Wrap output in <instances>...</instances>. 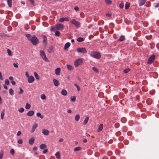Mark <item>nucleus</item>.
<instances>
[{"label": "nucleus", "instance_id": "1", "mask_svg": "<svg viewBox=\"0 0 159 159\" xmlns=\"http://www.w3.org/2000/svg\"><path fill=\"white\" fill-rule=\"evenodd\" d=\"M25 35L33 45H36L39 43V40L35 35L32 36L30 34H26Z\"/></svg>", "mask_w": 159, "mask_h": 159}, {"label": "nucleus", "instance_id": "2", "mask_svg": "<svg viewBox=\"0 0 159 159\" xmlns=\"http://www.w3.org/2000/svg\"><path fill=\"white\" fill-rule=\"evenodd\" d=\"M64 27V25L58 23L56 24L54 27L51 29V31H53L56 30H62Z\"/></svg>", "mask_w": 159, "mask_h": 159}, {"label": "nucleus", "instance_id": "3", "mask_svg": "<svg viewBox=\"0 0 159 159\" xmlns=\"http://www.w3.org/2000/svg\"><path fill=\"white\" fill-rule=\"evenodd\" d=\"M39 52L40 56L43 60L46 62H49V60L47 57L46 54L44 51L42 50H40L39 51Z\"/></svg>", "mask_w": 159, "mask_h": 159}, {"label": "nucleus", "instance_id": "4", "mask_svg": "<svg viewBox=\"0 0 159 159\" xmlns=\"http://www.w3.org/2000/svg\"><path fill=\"white\" fill-rule=\"evenodd\" d=\"M90 55L92 57L96 59H99L101 57V54L98 52H92Z\"/></svg>", "mask_w": 159, "mask_h": 159}, {"label": "nucleus", "instance_id": "5", "mask_svg": "<svg viewBox=\"0 0 159 159\" xmlns=\"http://www.w3.org/2000/svg\"><path fill=\"white\" fill-rule=\"evenodd\" d=\"M83 60L82 58L77 59L75 60L74 62V65L77 67L81 65L83 63Z\"/></svg>", "mask_w": 159, "mask_h": 159}, {"label": "nucleus", "instance_id": "6", "mask_svg": "<svg viewBox=\"0 0 159 159\" xmlns=\"http://www.w3.org/2000/svg\"><path fill=\"white\" fill-rule=\"evenodd\" d=\"M76 51L78 52H81L83 54L87 52V51L84 48H79L77 49Z\"/></svg>", "mask_w": 159, "mask_h": 159}, {"label": "nucleus", "instance_id": "7", "mask_svg": "<svg viewBox=\"0 0 159 159\" xmlns=\"http://www.w3.org/2000/svg\"><path fill=\"white\" fill-rule=\"evenodd\" d=\"M71 23L74 25L77 28H79L80 27V24L78 22L76 21L75 20L73 19L71 21Z\"/></svg>", "mask_w": 159, "mask_h": 159}, {"label": "nucleus", "instance_id": "8", "mask_svg": "<svg viewBox=\"0 0 159 159\" xmlns=\"http://www.w3.org/2000/svg\"><path fill=\"white\" fill-rule=\"evenodd\" d=\"M155 58V56L152 55L148 59L147 63L148 64H151L154 61Z\"/></svg>", "mask_w": 159, "mask_h": 159}, {"label": "nucleus", "instance_id": "9", "mask_svg": "<svg viewBox=\"0 0 159 159\" xmlns=\"http://www.w3.org/2000/svg\"><path fill=\"white\" fill-rule=\"evenodd\" d=\"M34 81V78L32 76H30L28 78V81L30 83H32Z\"/></svg>", "mask_w": 159, "mask_h": 159}, {"label": "nucleus", "instance_id": "10", "mask_svg": "<svg viewBox=\"0 0 159 159\" xmlns=\"http://www.w3.org/2000/svg\"><path fill=\"white\" fill-rule=\"evenodd\" d=\"M147 0H138V2L139 6H143L144 4Z\"/></svg>", "mask_w": 159, "mask_h": 159}, {"label": "nucleus", "instance_id": "11", "mask_svg": "<svg viewBox=\"0 0 159 159\" xmlns=\"http://www.w3.org/2000/svg\"><path fill=\"white\" fill-rule=\"evenodd\" d=\"M61 69L60 68L58 67L55 70V74L57 75H59L61 72Z\"/></svg>", "mask_w": 159, "mask_h": 159}, {"label": "nucleus", "instance_id": "12", "mask_svg": "<svg viewBox=\"0 0 159 159\" xmlns=\"http://www.w3.org/2000/svg\"><path fill=\"white\" fill-rule=\"evenodd\" d=\"M43 39V44L44 45H46L47 44V38L46 36L43 35L42 36Z\"/></svg>", "mask_w": 159, "mask_h": 159}, {"label": "nucleus", "instance_id": "13", "mask_svg": "<svg viewBox=\"0 0 159 159\" xmlns=\"http://www.w3.org/2000/svg\"><path fill=\"white\" fill-rule=\"evenodd\" d=\"M69 19L66 18H64V17H62L59 20V21L60 22H63L64 21H69Z\"/></svg>", "mask_w": 159, "mask_h": 159}, {"label": "nucleus", "instance_id": "14", "mask_svg": "<svg viewBox=\"0 0 159 159\" xmlns=\"http://www.w3.org/2000/svg\"><path fill=\"white\" fill-rule=\"evenodd\" d=\"M34 113V112L33 111H30L27 112V115L28 116H32Z\"/></svg>", "mask_w": 159, "mask_h": 159}, {"label": "nucleus", "instance_id": "15", "mask_svg": "<svg viewBox=\"0 0 159 159\" xmlns=\"http://www.w3.org/2000/svg\"><path fill=\"white\" fill-rule=\"evenodd\" d=\"M34 138H30L29 140V142L30 144L32 145L34 142Z\"/></svg>", "mask_w": 159, "mask_h": 159}, {"label": "nucleus", "instance_id": "16", "mask_svg": "<svg viewBox=\"0 0 159 159\" xmlns=\"http://www.w3.org/2000/svg\"><path fill=\"white\" fill-rule=\"evenodd\" d=\"M53 82L55 86H57L59 84V81L56 79H53Z\"/></svg>", "mask_w": 159, "mask_h": 159}, {"label": "nucleus", "instance_id": "17", "mask_svg": "<svg viewBox=\"0 0 159 159\" xmlns=\"http://www.w3.org/2000/svg\"><path fill=\"white\" fill-rule=\"evenodd\" d=\"M38 126V125L37 124H34L32 128L31 132H33L35 131V129H36Z\"/></svg>", "mask_w": 159, "mask_h": 159}, {"label": "nucleus", "instance_id": "18", "mask_svg": "<svg viewBox=\"0 0 159 159\" xmlns=\"http://www.w3.org/2000/svg\"><path fill=\"white\" fill-rule=\"evenodd\" d=\"M42 133L45 135H48L49 134V131L48 130L44 129L42 130Z\"/></svg>", "mask_w": 159, "mask_h": 159}, {"label": "nucleus", "instance_id": "19", "mask_svg": "<svg viewBox=\"0 0 159 159\" xmlns=\"http://www.w3.org/2000/svg\"><path fill=\"white\" fill-rule=\"evenodd\" d=\"M70 43L69 42H67L66 43L65 45L64 48L65 50H66L70 46Z\"/></svg>", "mask_w": 159, "mask_h": 159}, {"label": "nucleus", "instance_id": "20", "mask_svg": "<svg viewBox=\"0 0 159 159\" xmlns=\"http://www.w3.org/2000/svg\"><path fill=\"white\" fill-rule=\"evenodd\" d=\"M61 93L64 96H66L67 94V91L65 89H62L61 90Z\"/></svg>", "mask_w": 159, "mask_h": 159}, {"label": "nucleus", "instance_id": "21", "mask_svg": "<svg viewBox=\"0 0 159 159\" xmlns=\"http://www.w3.org/2000/svg\"><path fill=\"white\" fill-rule=\"evenodd\" d=\"M89 118L88 116H87L84 119V121L83 124L84 125H85L87 124V122L88 121V120H89Z\"/></svg>", "mask_w": 159, "mask_h": 159}, {"label": "nucleus", "instance_id": "22", "mask_svg": "<svg viewBox=\"0 0 159 159\" xmlns=\"http://www.w3.org/2000/svg\"><path fill=\"white\" fill-rule=\"evenodd\" d=\"M53 49V47L52 46H50L49 47L48 49L47 50V51L48 52L50 53L52 52V50Z\"/></svg>", "mask_w": 159, "mask_h": 159}, {"label": "nucleus", "instance_id": "23", "mask_svg": "<svg viewBox=\"0 0 159 159\" xmlns=\"http://www.w3.org/2000/svg\"><path fill=\"white\" fill-rule=\"evenodd\" d=\"M7 2L8 6L10 7H11L12 6V0H7Z\"/></svg>", "mask_w": 159, "mask_h": 159}, {"label": "nucleus", "instance_id": "24", "mask_svg": "<svg viewBox=\"0 0 159 159\" xmlns=\"http://www.w3.org/2000/svg\"><path fill=\"white\" fill-rule=\"evenodd\" d=\"M66 66L67 67V68L68 70H71L73 69V67L71 65H69V64H67L66 65Z\"/></svg>", "mask_w": 159, "mask_h": 159}, {"label": "nucleus", "instance_id": "25", "mask_svg": "<svg viewBox=\"0 0 159 159\" xmlns=\"http://www.w3.org/2000/svg\"><path fill=\"white\" fill-rule=\"evenodd\" d=\"M103 128V125L102 124H101L99 126L98 131L99 132L102 130Z\"/></svg>", "mask_w": 159, "mask_h": 159}, {"label": "nucleus", "instance_id": "26", "mask_svg": "<svg viewBox=\"0 0 159 159\" xmlns=\"http://www.w3.org/2000/svg\"><path fill=\"white\" fill-rule=\"evenodd\" d=\"M34 76L35 78L37 80H39V75H38V74H37V73L36 72H34Z\"/></svg>", "mask_w": 159, "mask_h": 159}, {"label": "nucleus", "instance_id": "27", "mask_svg": "<svg viewBox=\"0 0 159 159\" xmlns=\"http://www.w3.org/2000/svg\"><path fill=\"white\" fill-rule=\"evenodd\" d=\"M125 39V37L124 36H121L119 39H118L119 41H122Z\"/></svg>", "mask_w": 159, "mask_h": 159}, {"label": "nucleus", "instance_id": "28", "mask_svg": "<svg viewBox=\"0 0 159 159\" xmlns=\"http://www.w3.org/2000/svg\"><path fill=\"white\" fill-rule=\"evenodd\" d=\"M46 147V145L44 144H42L40 146V148L41 149H43Z\"/></svg>", "mask_w": 159, "mask_h": 159}, {"label": "nucleus", "instance_id": "29", "mask_svg": "<svg viewBox=\"0 0 159 159\" xmlns=\"http://www.w3.org/2000/svg\"><path fill=\"white\" fill-rule=\"evenodd\" d=\"M80 115L79 114H77L75 115V120L76 121H79L80 118Z\"/></svg>", "mask_w": 159, "mask_h": 159}, {"label": "nucleus", "instance_id": "30", "mask_svg": "<svg viewBox=\"0 0 159 159\" xmlns=\"http://www.w3.org/2000/svg\"><path fill=\"white\" fill-rule=\"evenodd\" d=\"M37 116L39 117L41 119H42L43 118V116L41 115V114L40 112H37L36 114Z\"/></svg>", "mask_w": 159, "mask_h": 159}, {"label": "nucleus", "instance_id": "31", "mask_svg": "<svg viewBox=\"0 0 159 159\" xmlns=\"http://www.w3.org/2000/svg\"><path fill=\"white\" fill-rule=\"evenodd\" d=\"M31 107V106L30 104L28 103V102L26 103V106H25V108L27 110L29 109Z\"/></svg>", "mask_w": 159, "mask_h": 159}, {"label": "nucleus", "instance_id": "32", "mask_svg": "<svg viewBox=\"0 0 159 159\" xmlns=\"http://www.w3.org/2000/svg\"><path fill=\"white\" fill-rule=\"evenodd\" d=\"M84 39L82 37H79L77 39V41L79 42H81L84 41Z\"/></svg>", "mask_w": 159, "mask_h": 159}, {"label": "nucleus", "instance_id": "33", "mask_svg": "<svg viewBox=\"0 0 159 159\" xmlns=\"http://www.w3.org/2000/svg\"><path fill=\"white\" fill-rule=\"evenodd\" d=\"M130 6V4L128 2H126L125 4V9H128Z\"/></svg>", "mask_w": 159, "mask_h": 159}, {"label": "nucleus", "instance_id": "34", "mask_svg": "<svg viewBox=\"0 0 159 159\" xmlns=\"http://www.w3.org/2000/svg\"><path fill=\"white\" fill-rule=\"evenodd\" d=\"M105 1L106 3L108 5L111 4L112 2L111 0H105Z\"/></svg>", "mask_w": 159, "mask_h": 159}, {"label": "nucleus", "instance_id": "35", "mask_svg": "<svg viewBox=\"0 0 159 159\" xmlns=\"http://www.w3.org/2000/svg\"><path fill=\"white\" fill-rule=\"evenodd\" d=\"M5 115L4 110H3L1 113V118L2 120H3L4 118V116Z\"/></svg>", "mask_w": 159, "mask_h": 159}, {"label": "nucleus", "instance_id": "36", "mask_svg": "<svg viewBox=\"0 0 159 159\" xmlns=\"http://www.w3.org/2000/svg\"><path fill=\"white\" fill-rule=\"evenodd\" d=\"M55 155L57 159H59L60 157V154L59 152H57L56 153Z\"/></svg>", "mask_w": 159, "mask_h": 159}, {"label": "nucleus", "instance_id": "37", "mask_svg": "<svg viewBox=\"0 0 159 159\" xmlns=\"http://www.w3.org/2000/svg\"><path fill=\"white\" fill-rule=\"evenodd\" d=\"M71 101L72 102H75L76 100V97L75 96H71L70 97Z\"/></svg>", "mask_w": 159, "mask_h": 159}, {"label": "nucleus", "instance_id": "38", "mask_svg": "<svg viewBox=\"0 0 159 159\" xmlns=\"http://www.w3.org/2000/svg\"><path fill=\"white\" fill-rule=\"evenodd\" d=\"M81 148L80 147H76V148H75L74 149V151H80V150H81Z\"/></svg>", "mask_w": 159, "mask_h": 159}, {"label": "nucleus", "instance_id": "39", "mask_svg": "<svg viewBox=\"0 0 159 159\" xmlns=\"http://www.w3.org/2000/svg\"><path fill=\"white\" fill-rule=\"evenodd\" d=\"M7 52L9 56H12V54H11V51L9 49H8L7 50Z\"/></svg>", "mask_w": 159, "mask_h": 159}, {"label": "nucleus", "instance_id": "40", "mask_svg": "<svg viewBox=\"0 0 159 159\" xmlns=\"http://www.w3.org/2000/svg\"><path fill=\"white\" fill-rule=\"evenodd\" d=\"M9 93L11 95H12L14 94V91L13 89H9Z\"/></svg>", "mask_w": 159, "mask_h": 159}, {"label": "nucleus", "instance_id": "41", "mask_svg": "<svg viewBox=\"0 0 159 159\" xmlns=\"http://www.w3.org/2000/svg\"><path fill=\"white\" fill-rule=\"evenodd\" d=\"M60 32L58 31H56L55 34V36H59L60 35Z\"/></svg>", "mask_w": 159, "mask_h": 159}, {"label": "nucleus", "instance_id": "42", "mask_svg": "<svg viewBox=\"0 0 159 159\" xmlns=\"http://www.w3.org/2000/svg\"><path fill=\"white\" fill-rule=\"evenodd\" d=\"M24 111V109L23 107H21L18 109V111L20 113H22Z\"/></svg>", "mask_w": 159, "mask_h": 159}, {"label": "nucleus", "instance_id": "43", "mask_svg": "<svg viewBox=\"0 0 159 159\" xmlns=\"http://www.w3.org/2000/svg\"><path fill=\"white\" fill-rule=\"evenodd\" d=\"M92 69L96 73H98V70L97 69V68L96 67H93L92 68Z\"/></svg>", "mask_w": 159, "mask_h": 159}, {"label": "nucleus", "instance_id": "44", "mask_svg": "<svg viewBox=\"0 0 159 159\" xmlns=\"http://www.w3.org/2000/svg\"><path fill=\"white\" fill-rule=\"evenodd\" d=\"M130 70L129 68L125 69L124 70V72L125 73H126L128 72Z\"/></svg>", "mask_w": 159, "mask_h": 159}, {"label": "nucleus", "instance_id": "45", "mask_svg": "<svg viewBox=\"0 0 159 159\" xmlns=\"http://www.w3.org/2000/svg\"><path fill=\"white\" fill-rule=\"evenodd\" d=\"M41 98L43 100H45L46 99V97L44 94H42L41 95Z\"/></svg>", "mask_w": 159, "mask_h": 159}, {"label": "nucleus", "instance_id": "46", "mask_svg": "<svg viewBox=\"0 0 159 159\" xmlns=\"http://www.w3.org/2000/svg\"><path fill=\"white\" fill-rule=\"evenodd\" d=\"M141 116L144 119L147 116L145 114L143 113L141 114Z\"/></svg>", "mask_w": 159, "mask_h": 159}, {"label": "nucleus", "instance_id": "47", "mask_svg": "<svg viewBox=\"0 0 159 159\" xmlns=\"http://www.w3.org/2000/svg\"><path fill=\"white\" fill-rule=\"evenodd\" d=\"M124 6V4L123 2H121L119 6L120 8H122Z\"/></svg>", "mask_w": 159, "mask_h": 159}, {"label": "nucleus", "instance_id": "48", "mask_svg": "<svg viewBox=\"0 0 159 159\" xmlns=\"http://www.w3.org/2000/svg\"><path fill=\"white\" fill-rule=\"evenodd\" d=\"M20 91L19 92V93L20 94L23 93L24 91L21 87H20Z\"/></svg>", "mask_w": 159, "mask_h": 159}, {"label": "nucleus", "instance_id": "49", "mask_svg": "<svg viewBox=\"0 0 159 159\" xmlns=\"http://www.w3.org/2000/svg\"><path fill=\"white\" fill-rule=\"evenodd\" d=\"M3 152H1L0 153V159H2L3 157Z\"/></svg>", "mask_w": 159, "mask_h": 159}, {"label": "nucleus", "instance_id": "50", "mask_svg": "<svg viewBox=\"0 0 159 159\" xmlns=\"http://www.w3.org/2000/svg\"><path fill=\"white\" fill-rule=\"evenodd\" d=\"M17 142L18 143L21 144L22 143V140L21 139H19L18 140Z\"/></svg>", "mask_w": 159, "mask_h": 159}, {"label": "nucleus", "instance_id": "51", "mask_svg": "<svg viewBox=\"0 0 159 159\" xmlns=\"http://www.w3.org/2000/svg\"><path fill=\"white\" fill-rule=\"evenodd\" d=\"M154 6L155 7H159V3H157L154 4Z\"/></svg>", "mask_w": 159, "mask_h": 159}, {"label": "nucleus", "instance_id": "52", "mask_svg": "<svg viewBox=\"0 0 159 159\" xmlns=\"http://www.w3.org/2000/svg\"><path fill=\"white\" fill-rule=\"evenodd\" d=\"M5 84L6 85H8L9 84V82L8 79H6L5 81Z\"/></svg>", "mask_w": 159, "mask_h": 159}, {"label": "nucleus", "instance_id": "53", "mask_svg": "<svg viewBox=\"0 0 159 159\" xmlns=\"http://www.w3.org/2000/svg\"><path fill=\"white\" fill-rule=\"evenodd\" d=\"M10 152L12 154H14L15 153V151L13 149H11L10 150Z\"/></svg>", "mask_w": 159, "mask_h": 159}, {"label": "nucleus", "instance_id": "54", "mask_svg": "<svg viewBox=\"0 0 159 159\" xmlns=\"http://www.w3.org/2000/svg\"><path fill=\"white\" fill-rule=\"evenodd\" d=\"M25 75L28 78L30 76L29 75V74H28V72L27 71L25 72Z\"/></svg>", "mask_w": 159, "mask_h": 159}, {"label": "nucleus", "instance_id": "55", "mask_svg": "<svg viewBox=\"0 0 159 159\" xmlns=\"http://www.w3.org/2000/svg\"><path fill=\"white\" fill-rule=\"evenodd\" d=\"M0 79L2 80H3V77L2 75V73L0 71Z\"/></svg>", "mask_w": 159, "mask_h": 159}, {"label": "nucleus", "instance_id": "56", "mask_svg": "<svg viewBox=\"0 0 159 159\" xmlns=\"http://www.w3.org/2000/svg\"><path fill=\"white\" fill-rule=\"evenodd\" d=\"M13 66L14 67L16 68H17L18 67V65L17 64L15 63H13Z\"/></svg>", "mask_w": 159, "mask_h": 159}, {"label": "nucleus", "instance_id": "57", "mask_svg": "<svg viewBox=\"0 0 159 159\" xmlns=\"http://www.w3.org/2000/svg\"><path fill=\"white\" fill-rule=\"evenodd\" d=\"M48 152V149H44L43 151V153L44 154L47 153V152Z\"/></svg>", "mask_w": 159, "mask_h": 159}, {"label": "nucleus", "instance_id": "58", "mask_svg": "<svg viewBox=\"0 0 159 159\" xmlns=\"http://www.w3.org/2000/svg\"><path fill=\"white\" fill-rule=\"evenodd\" d=\"M35 27L34 25H33L31 26V29L33 30H35Z\"/></svg>", "mask_w": 159, "mask_h": 159}, {"label": "nucleus", "instance_id": "59", "mask_svg": "<svg viewBox=\"0 0 159 159\" xmlns=\"http://www.w3.org/2000/svg\"><path fill=\"white\" fill-rule=\"evenodd\" d=\"M11 82L12 84L13 85H15L16 84V82L14 81H13V80L11 81Z\"/></svg>", "mask_w": 159, "mask_h": 159}, {"label": "nucleus", "instance_id": "60", "mask_svg": "<svg viewBox=\"0 0 159 159\" xmlns=\"http://www.w3.org/2000/svg\"><path fill=\"white\" fill-rule=\"evenodd\" d=\"M108 154L109 156H111L112 155V152L111 151H109L108 152Z\"/></svg>", "mask_w": 159, "mask_h": 159}, {"label": "nucleus", "instance_id": "61", "mask_svg": "<svg viewBox=\"0 0 159 159\" xmlns=\"http://www.w3.org/2000/svg\"><path fill=\"white\" fill-rule=\"evenodd\" d=\"M29 1H30V3L32 4H34V0H29Z\"/></svg>", "mask_w": 159, "mask_h": 159}, {"label": "nucleus", "instance_id": "62", "mask_svg": "<svg viewBox=\"0 0 159 159\" xmlns=\"http://www.w3.org/2000/svg\"><path fill=\"white\" fill-rule=\"evenodd\" d=\"M29 28V26L28 25H25V29L26 30H28Z\"/></svg>", "mask_w": 159, "mask_h": 159}, {"label": "nucleus", "instance_id": "63", "mask_svg": "<svg viewBox=\"0 0 159 159\" xmlns=\"http://www.w3.org/2000/svg\"><path fill=\"white\" fill-rule=\"evenodd\" d=\"M74 9L76 11H77L79 9V7L77 6H75L74 7Z\"/></svg>", "mask_w": 159, "mask_h": 159}, {"label": "nucleus", "instance_id": "64", "mask_svg": "<svg viewBox=\"0 0 159 159\" xmlns=\"http://www.w3.org/2000/svg\"><path fill=\"white\" fill-rule=\"evenodd\" d=\"M21 134V132L20 131H19L18 132L17 135L18 136L20 135Z\"/></svg>", "mask_w": 159, "mask_h": 159}]
</instances>
